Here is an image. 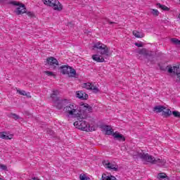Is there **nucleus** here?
<instances>
[{"label": "nucleus", "mask_w": 180, "mask_h": 180, "mask_svg": "<svg viewBox=\"0 0 180 180\" xmlns=\"http://www.w3.org/2000/svg\"><path fill=\"white\" fill-rule=\"evenodd\" d=\"M79 115L81 116V115H84V118H78V117H75L78 121H76L74 122V126L77 127V129H79V130H83V131H95L96 129L95 127L89 124H86V122L84 121V120L88 118V112H92V107L89 105V104L84 103L82 104L80 107H79Z\"/></svg>", "instance_id": "f257e3e1"}, {"label": "nucleus", "mask_w": 180, "mask_h": 180, "mask_svg": "<svg viewBox=\"0 0 180 180\" xmlns=\"http://www.w3.org/2000/svg\"><path fill=\"white\" fill-rule=\"evenodd\" d=\"M54 105L59 110L63 108V112L67 117H78V119L85 117V115H79V107L75 103H70L67 99H59L54 103Z\"/></svg>", "instance_id": "f03ea898"}, {"label": "nucleus", "mask_w": 180, "mask_h": 180, "mask_svg": "<svg viewBox=\"0 0 180 180\" xmlns=\"http://www.w3.org/2000/svg\"><path fill=\"white\" fill-rule=\"evenodd\" d=\"M137 53L140 56H143L145 58H146V64H155V59H154V53L151 51H148V49L146 48L139 49L137 51Z\"/></svg>", "instance_id": "7ed1b4c3"}, {"label": "nucleus", "mask_w": 180, "mask_h": 180, "mask_svg": "<svg viewBox=\"0 0 180 180\" xmlns=\"http://www.w3.org/2000/svg\"><path fill=\"white\" fill-rule=\"evenodd\" d=\"M132 155L134 158H139L142 160V161L145 164H152L153 165L154 164V160L155 158H154L153 155H149L148 153H145L144 152H134L132 153Z\"/></svg>", "instance_id": "20e7f679"}, {"label": "nucleus", "mask_w": 180, "mask_h": 180, "mask_svg": "<svg viewBox=\"0 0 180 180\" xmlns=\"http://www.w3.org/2000/svg\"><path fill=\"white\" fill-rule=\"evenodd\" d=\"M95 49H97V53H99L101 56H105L106 57H110L112 56V53L108 46L101 42L94 44L92 50H95Z\"/></svg>", "instance_id": "39448f33"}, {"label": "nucleus", "mask_w": 180, "mask_h": 180, "mask_svg": "<svg viewBox=\"0 0 180 180\" xmlns=\"http://www.w3.org/2000/svg\"><path fill=\"white\" fill-rule=\"evenodd\" d=\"M59 70L63 75H68L70 78H78V75L75 69L69 65H62Z\"/></svg>", "instance_id": "423d86ee"}, {"label": "nucleus", "mask_w": 180, "mask_h": 180, "mask_svg": "<svg viewBox=\"0 0 180 180\" xmlns=\"http://www.w3.org/2000/svg\"><path fill=\"white\" fill-rule=\"evenodd\" d=\"M42 2L46 6L53 8L54 11H58V12L63 11V5L58 0H42Z\"/></svg>", "instance_id": "0eeeda50"}, {"label": "nucleus", "mask_w": 180, "mask_h": 180, "mask_svg": "<svg viewBox=\"0 0 180 180\" xmlns=\"http://www.w3.org/2000/svg\"><path fill=\"white\" fill-rule=\"evenodd\" d=\"M160 69L162 71H167L169 72V74H176L177 76L176 82H180V68L179 66H174L172 67L171 65H167L166 68L163 66H160Z\"/></svg>", "instance_id": "6e6552de"}, {"label": "nucleus", "mask_w": 180, "mask_h": 180, "mask_svg": "<svg viewBox=\"0 0 180 180\" xmlns=\"http://www.w3.org/2000/svg\"><path fill=\"white\" fill-rule=\"evenodd\" d=\"M45 63V65H49L50 68H51L52 70H56L57 68H58V60H57L56 58L53 56L48 58Z\"/></svg>", "instance_id": "1a4fd4ad"}, {"label": "nucleus", "mask_w": 180, "mask_h": 180, "mask_svg": "<svg viewBox=\"0 0 180 180\" xmlns=\"http://www.w3.org/2000/svg\"><path fill=\"white\" fill-rule=\"evenodd\" d=\"M11 4L15 6H18L15 11L16 15H19L26 13V6H25V4H22L18 1H12Z\"/></svg>", "instance_id": "9d476101"}, {"label": "nucleus", "mask_w": 180, "mask_h": 180, "mask_svg": "<svg viewBox=\"0 0 180 180\" xmlns=\"http://www.w3.org/2000/svg\"><path fill=\"white\" fill-rule=\"evenodd\" d=\"M82 88H85L86 89H90L93 91L95 94H98V91H99V89H98L96 86H94L89 82L83 84Z\"/></svg>", "instance_id": "9b49d317"}, {"label": "nucleus", "mask_w": 180, "mask_h": 180, "mask_svg": "<svg viewBox=\"0 0 180 180\" xmlns=\"http://www.w3.org/2000/svg\"><path fill=\"white\" fill-rule=\"evenodd\" d=\"M167 163V161L163 158H155L153 160V165H157L158 167H164L165 164Z\"/></svg>", "instance_id": "f8f14e48"}, {"label": "nucleus", "mask_w": 180, "mask_h": 180, "mask_svg": "<svg viewBox=\"0 0 180 180\" xmlns=\"http://www.w3.org/2000/svg\"><path fill=\"white\" fill-rule=\"evenodd\" d=\"M76 95L77 98H79V99H82V101H86V99H88V94L82 91H77Z\"/></svg>", "instance_id": "ddd939ff"}, {"label": "nucleus", "mask_w": 180, "mask_h": 180, "mask_svg": "<svg viewBox=\"0 0 180 180\" xmlns=\"http://www.w3.org/2000/svg\"><path fill=\"white\" fill-rule=\"evenodd\" d=\"M59 94L60 93L58 92V90H53V94H51V98L53 103H55L56 102H57L58 101L60 100V98H58Z\"/></svg>", "instance_id": "4468645a"}, {"label": "nucleus", "mask_w": 180, "mask_h": 180, "mask_svg": "<svg viewBox=\"0 0 180 180\" xmlns=\"http://www.w3.org/2000/svg\"><path fill=\"white\" fill-rule=\"evenodd\" d=\"M101 129L105 131V134L107 136H110L113 133V129H112V127L109 125H103Z\"/></svg>", "instance_id": "2eb2a0df"}, {"label": "nucleus", "mask_w": 180, "mask_h": 180, "mask_svg": "<svg viewBox=\"0 0 180 180\" xmlns=\"http://www.w3.org/2000/svg\"><path fill=\"white\" fill-rule=\"evenodd\" d=\"M112 136L114 139H116V140H118L119 141H126V138H124V136L119 133H113Z\"/></svg>", "instance_id": "dca6fc26"}, {"label": "nucleus", "mask_w": 180, "mask_h": 180, "mask_svg": "<svg viewBox=\"0 0 180 180\" xmlns=\"http://www.w3.org/2000/svg\"><path fill=\"white\" fill-rule=\"evenodd\" d=\"M13 135L8 136L6 132H0V139H3V140H11Z\"/></svg>", "instance_id": "f3484780"}, {"label": "nucleus", "mask_w": 180, "mask_h": 180, "mask_svg": "<svg viewBox=\"0 0 180 180\" xmlns=\"http://www.w3.org/2000/svg\"><path fill=\"white\" fill-rule=\"evenodd\" d=\"M100 180H117L116 177L112 175H108L106 174H103L101 179Z\"/></svg>", "instance_id": "a211bd4d"}, {"label": "nucleus", "mask_w": 180, "mask_h": 180, "mask_svg": "<svg viewBox=\"0 0 180 180\" xmlns=\"http://www.w3.org/2000/svg\"><path fill=\"white\" fill-rule=\"evenodd\" d=\"M92 59L94 60V61H96L97 63H103L105 62V58H101V56H99V55H93L92 56Z\"/></svg>", "instance_id": "6ab92c4d"}, {"label": "nucleus", "mask_w": 180, "mask_h": 180, "mask_svg": "<svg viewBox=\"0 0 180 180\" xmlns=\"http://www.w3.org/2000/svg\"><path fill=\"white\" fill-rule=\"evenodd\" d=\"M171 115H172V111H171V110L169 109H164L162 111V116H163V117H169V116H170Z\"/></svg>", "instance_id": "aec40b11"}, {"label": "nucleus", "mask_w": 180, "mask_h": 180, "mask_svg": "<svg viewBox=\"0 0 180 180\" xmlns=\"http://www.w3.org/2000/svg\"><path fill=\"white\" fill-rule=\"evenodd\" d=\"M132 34L137 39H143V37H144V34L143 32H139L137 30L133 31Z\"/></svg>", "instance_id": "412c9836"}, {"label": "nucleus", "mask_w": 180, "mask_h": 180, "mask_svg": "<svg viewBox=\"0 0 180 180\" xmlns=\"http://www.w3.org/2000/svg\"><path fill=\"white\" fill-rule=\"evenodd\" d=\"M165 107L162 105H158L154 107L153 112H156V113H161V112H162V111L165 110Z\"/></svg>", "instance_id": "4be33fe9"}, {"label": "nucleus", "mask_w": 180, "mask_h": 180, "mask_svg": "<svg viewBox=\"0 0 180 180\" xmlns=\"http://www.w3.org/2000/svg\"><path fill=\"white\" fill-rule=\"evenodd\" d=\"M107 168L115 172L119 171V166L115 163H110V165H108V167Z\"/></svg>", "instance_id": "5701e85b"}, {"label": "nucleus", "mask_w": 180, "mask_h": 180, "mask_svg": "<svg viewBox=\"0 0 180 180\" xmlns=\"http://www.w3.org/2000/svg\"><path fill=\"white\" fill-rule=\"evenodd\" d=\"M17 92L20 94V95H22V96H27V98H32V96H30V93H26V91H25L24 90L18 89Z\"/></svg>", "instance_id": "b1692460"}, {"label": "nucleus", "mask_w": 180, "mask_h": 180, "mask_svg": "<svg viewBox=\"0 0 180 180\" xmlns=\"http://www.w3.org/2000/svg\"><path fill=\"white\" fill-rule=\"evenodd\" d=\"M170 41L174 44V46H177V47H180V40L176 38H172Z\"/></svg>", "instance_id": "393cba45"}, {"label": "nucleus", "mask_w": 180, "mask_h": 180, "mask_svg": "<svg viewBox=\"0 0 180 180\" xmlns=\"http://www.w3.org/2000/svg\"><path fill=\"white\" fill-rule=\"evenodd\" d=\"M156 5H157V6H159V8L160 9H162V11H169V8L167 7L165 5H161V4H160V3H158Z\"/></svg>", "instance_id": "a878e982"}, {"label": "nucleus", "mask_w": 180, "mask_h": 180, "mask_svg": "<svg viewBox=\"0 0 180 180\" xmlns=\"http://www.w3.org/2000/svg\"><path fill=\"white\" fill-rule=\"evenodd\" d=\"M150 13L155 18H157V16H158V15H160V11H158V10H157V9H153V8L150 9Z\"/></svg>", "instance_id": "bb28decb"}, {"label": "nucleus", "mask_w": 180, "mask_h": 180, "mask_svg": "<svg viewBox=\"0 0 180 180\" xmlns=\"http://www.w3.org/2000/svg\"><path fill=\"white\" fill-rule=\"evenodd\" d=\"M10 117H12V119H14V120H18V119H20V117H19V115L12 112L10 114Z\"/></svg>", "instance_id": "cd10ccee"}, {"label": "nucleus", "mask_w": 180, "mask_h": 180, "mask_svg": "<svg viewBox=\"0 0 180 180\" xmlns=\"http://www.w3.org/2000/svg\"><path fill=\"white\" fill-rule=\"evenodd\" d=\"M44 73L48 75V77H54L56 78V75L53 72L44 71Z\"/></svg>", "instance_id": "c85d7f7f"}, {"label": "nucleus", "mask_w": 180, "mask_h": 180, "mask_svg": "<svg viewBox=\"0 0 180 180\" xmlns=\"http://www.w3.org/2000/svg\"><path fill=\"white\" fill-rule=\"evenodd\" d=\"M167 174H165V173H159L158 174V179H164V178H166Z\"/></svg>", "instance_id": "c756f323"}, {"label": "nucleus", "mask_w": 180, "mask_h": 180, "mask_svg": "<svg viewBox=\"0 0 180 180\" xmlns=\"http://www.w3.org/2000/svg\"><path fill=\"white\" fill-rule=\"evenodd\" d=\"M79 179L80 180H91V179L89 177H86V175H85V174H80Z\"/></svg>", "instance_id": "7c9ffc66"}, {"label": "nucleus", "mask_w": 180, "mask_h": 180, "mask_svg": "<svg viewBox=\"0 0 180 180\" xmlns=\"http://www.w3.org/2000/svg\"><path fill=\"white\" fill-rule=\"evenodd\" d=\"M103 165L105 167V168H108L109 165H110V162H109V160H103Z\"/></svg>", "instance_id": "2f4dec72"}, {"label": "nucleus", "mask_w": 180, "mask_h": 180, "mask_svg": "<svg viewBox=\"0 0 180 180\" xmlns=\"http://www.w3.org/2000/svg\"><path fill=\"white\" fill-rule=\"evenodd\" d=\"M172 115H174V117H180V112L178 111H173Z\"/></svg>", "instance_id": "473e14b6"}, {"label": "nucleus", "mask_w": 180, "mask_h": 180, "mask_svg": "<svg viewBox=\"0 0 180 180\" xmlns=\"http://www.w3.org/2000/svg\"><path fill=\"white\" fill-rule=\"evenodd\" d=\"M27 13V16H30V18H34V14L30 11L25 12Z\"/></svg>", "instance_id": "72a5a7b5"}, {"label": "nucleus", "mask_w": 180, "mask_h": 180, "mask_svg": "<svg viewBox=\"0 0 180 180\" xmlns=\"http://www.w3.org/2000/svg\"><path fill=\"white\" fill-rule=\"evenodd\" d=\"M1 169H3V171H6L8 169V167L5 165H0Z\"/></svg>", "instance_id": "f704fd0d"}, {"label": "nucleus", "mask_w": 180, "mask_h": 180, "mask_svg": "<svg viewBox=\"0 0 180 180\" xmlns=\"http://www.w3.org/2000/svg\"><path fill=\"white\" fill-rule=\"evenodd\" d=\"M47 133H48V134H49V136H53V134H54V131H53V130H51L50 129H48Z\"/></svg>", "instance_id": "c9c22d12"}, {"label": "nucleus", "mask_w": 180, "mask_h": 180, "mask_svg": "<svg viewBox=\"0 0 180 180\" xmlns=\"http://www.w3.org/2000/svg\"><path fill=\"white\" fill-rule=\"evenodd\" d=\"M135 46H136V47H143V44H141V43H135Z\"/></svg>", "instance_id": "e433bc0d"}, {"label": "nucleus", "mask_w": 180, "mask_h": 180, "mask_svg": "<svg viewBox=\"0 0 180 180\" xmlns=\"http://www.w3.org/2000/svg\"><path fill=\"white\" fill-rule=\"evenodd\" d=\"M121 150L122 151H125V150H127L126 146H122Z\"/></svg>", "instance_id": "4c0bfd02"}, {"label": "nucleus", "mask_w": 180, "mask_h": 180, "mask_svg": "<svg viewBox=\"0 0 180 180\" xmlns=\"http://www.w3.org/2000/svg\"><path fill=\"white\" fill-rule=\"evenodd\" d=\"M32 179L33 180H40L38 177H33Z\"/></svg>", "instance_id": "58836bf2"}, {"label": "nucleus", "mask_w": 180, "mask_h": 180, "mask_svg": "<svg viewBox=\"0 0 180 180\" xmlns=\"http://www.w3.org/2000/svg\"><path fill=\"white\" fill-rule=\"evenodd\" d=\"M108 22L110 23V25H113V24L116 23L115 22H110V21H108Z\"/></svg>", "instance_id": "ea45409f"}, {"label": "nucleus", "mask_w": 180, "mask_h": 180, "mask_svg": "<svg viewBox=\"0 0 180 180\" xmlns=\"http://www.w3.org/2000/svg\"><path fill=\"white\" fill-rule=\"evenodd\" d=\"M25 115H29V112H26Z\"/></svg>", "instance_id": "a19ab883"}, {"label": "nucleus", "mask_w": 180, "mask_h": 180, "mask_svg": "<svg viewBox=\"0 0 180 180\" xmlns=\"http://www.w3.org/2000/svg\"><path fill=\"white\" fill-rule=\"evenodd\" d=\"M1 2H4V1H5V0H0Z\"/></svg>", "instance_id": "79ce46f5"}, {"label": "nucleus", "mask_w": 180, "mask_h": 180, "mask_svg": "<svg viewBox=\"0 0 180 180\" xmlns=\"http://www.w3.org/2000/svg\"><path fill=\"white\" fill-rule=\"evenodd\" d=\"M179 18L180 19V13L179 14Z\"/></svg>", "instance_id": "37998d69"}, {"label": "nucleus", "mask_w": 180, "mask_h": 180, "mask_svg": "<svg viewBox=\"0 0 180 180\" xmlns=\"http://www.w3.org/2000/svg\"><path fill=\"white\" fill-rule=\"evenodd\" d=\"M0 180H2V179H1V178H0Z\"/></svg>", "instance_id": "c03bdc74"}]
</instances>
